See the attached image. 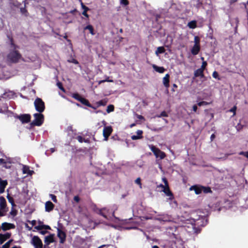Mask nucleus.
I'll list each match as a JSON object with an SVG mask.
<instances>
[{"label":"nucleus","mask_w":248,"mask_h":248,"mask_svg":"<svg viewBox=\"0 0 248 248\" xmlns=\"http://www.w3.org/2000/svg\"><path fill=\"white\" fill-rule=\"evenodd\" d=\"M11 236V233L9 232H6L4 234H0V244H3L7 239L10 238Z\"/></svg>","instance_id":"2eb2a0df"},{"label":"nucleus","mask_w":248,"mask_h":248,"mask_svg":"<svg viewBox=\"0 0 248 248\" xmlns=\"http://www.w3.org/2000/svg\"><path fill=\"white\" fill-rule=\"evenodd\" d=\"M163 181L165 184V187L163 189L162 191L165 193V194L167 196H169L170 199H173V195L169 188L167 180L166 179V178H163Z\"/></svg>","instance_id":"0eeeda50"},{"label":"nucleus","mask_w":248,"mask_h":248,"mask_svg":"<svg viewBox=\"0 0 248 248\" xmlns=\"http://www.w3.org/2000/svg\"><path fill=\"white\" fill-rule=\"evenodd\" d=\"M31 243L35 248H43L42 242L38 236H34L32 237Z\"/></svg>","instance_id":"6e6552de"},{"label":"nucleus","mask_w":248,"mask_h":248,"mask_svg":"<svg viewBox=\"0 0 248 248\" xmlns=\"http://www.w3.org/2000/svg\"><path fill=\"white\" fill-rule=\"evenodd\" d=\"M57 231V235L60 239V243L61 244H63L66 240V233L60 229H58Z\"/></svg>","instance_id":"9b49d317"},{"label":"nucleus","mask_w":248,"mask_h":248,"mask_svg":"<svg viewBox=\"0 0 248 248\" xmlns=\"http://www.w3.org/2000/svg\"><path fill=\"white\" fill-rule=\"evenodd\" d=\"M188 27L190 29H195L197 27V22L195 20H192L188 23Z\"/></svg>","instance_id":"bb28decb"},{"label":"nucleus","mask_w":248,"mask_h":248,"mask_svg":"<svg viewBox=\"0 0 248 248\" xmlns=\"http://www.w3.org/2000/svg\"><path fill=\"white\" fill-rule=\"evenodd\" d=\"M194 43L195 45L200 46V38L198 36H195L194 37Z\"/></svg>","instance_id":"473e14b6"},{"label":"nucleus","mask_w":248,"mask_h":248,"mask_svg":"<svg viewBox=\"0 0 248 248\" xmlns=\"http://www.w3.org/2000/svg\"><path fill=\"white\" fill-rule=\"evenodd\" d=\"M14 95L15 93L13 92L9 91L2 94L1 96V97L5 99H10L14 97Z\"/></svg>","instance_id":"4468645a"},{"label":"nucleus","mask_w":248,"mask_h":248,"mask_svg":"<svg viewBox=\"0 0 248 248\" xmlns=\"http://www.w3.org/2000/svg\"><path fill=\"white\" fill-rule=\"evenodd\" d=\"M67 131L68 132H69L70 131L72 132L73 131V127L72 126H69L67 127Z\"/></svg>","instance_id":"bf43d9fd"},{"label":"nucleus","mask_w":248,"mask_h":248,"mask_svg":"<svg viewBox=\"0 0 248 248\" xmlns=\"http://www.w3.org/2000/svg\"><path fill=\"white\" fill-rule=\"evenodd\" d=\"M77 12V9H74V10H71V11L70 12V13H71V14H74L75 12Z\"/></svg>","instance_id":"774afa93"},{"label":"nucleus","mask_w":248,"mask_h":248,"mask_svg":"<svg viewBox=\"0 0 248 248\" xmlns=\"http://www.w3.org/2000/svg\"><path fill=\"white\" fill-rule=\"evenodd\" d=\"M68 62L70 63H73L76 64H78V62L75 59H72L71 60H68Z\"/></svg>","instance_id":"c03bdc74"},{"label":"nucleus","mask_w":248,"mask_h":248,"mask_svg":"<svg viewBox=\"0 0 248 248\" xmlns=\"http://www.w3.org/2000/svg\"><path fill=\"white\" fill-rule=\"evenodd\" d=\"M76 139H77V140L78 141V142H79L80 143H82L83 142V140H84V138H82V137H81V136H78Z\"/></svg>","instance_id":"3c124183"},{"label":"nucleus","mask_w":248,"mask_h":248,"mask_svg":"<svg viewBox=\"0 0 248 248\" xmlns=\"http://www.w3.org/2000/svg\"><path fill=\"white\" fill-rule=\"evenodd\" d=\"M163 83L164 86L168 89L170 86V75L167 74L163 78Z\"/></svg>","instance_id":"a211bd4d"},{"label":"nucleus","mask_w":248,"mask_h":248,"mask_svg":"<svg viewBox=\"0 0 248 248\" xmlns=\"http://www.w3.org/2000/svg\"><path fill=\"white\" fill-rule=\"evenodd\" d=\"M114 110V106L113 105H109L107 107L106 111H107V113H109L110 112L113 111Z\"/></svg>","instance_id":"2f4dec72"},{"label":"nucleus","mask_w":248,"mask_h":248,"mask_svg":"<svg viewBox=\"0 0 248 248\" xmlns=\"http://www.w3.org/2000/svg\"><path fill=\"white\" fill-rule=\"evenodd\" d=\"M203 220L204 219L202 218H199L197 220H194V223H192L193 228L194 230V232L196 233L200 232L201 231V229L200 227L204 226L203 224Z\"/></svg>","instance_id":"39448f33"},{"label":"nucleus","mask_w":248,"mask_h":248,"mask_svg":"<svg viewBox=\"0 0 248 248\" xmlns=\"http://www.w3.org/2000/svg\"><path fill=\"white\" fill-rule=\"evenodd\" d=\"M74 199L76 202H78L79 201V198L77 196H75Z\"/></svg>","instance_id":"e2e57ef3"},{"label":"nucleus","mask_w":248,"mask_h":248,"mask_svg":"<svg viewBox=\"0 0 248 248\" xmlns=\"http://www.w3.org/2000/svg\"><path fill=\"white\" fill-rule=\"evenodd\" d=\"M25 6H26V5H25ZM20 12L22 14H24L26 16H27L28 15V11L26 9V7H22V8H21L20 9Z\"/></svg>","instance_id":"72a5a7b5"},{"label":"nucleus","mask_w":248,"mask_h":248,"mask_svg":"<svg viewBox=\"0 0 248 248\" xmlns=\"http://www.w3.org/2000/svg\"><path fill=\"white\" fill-rule=\"evenodd\" d=\"M113 131L112 128L111 126H105L103 131V135L104 137V140L107 141L109 136L111 135Z\"/></svg>","instance_id":"9d476101"},{"label":"nucleus","mask_w":248,"mask_h":248,"mask_svg":"<svg viewBox=\"0 0 248 248\" xmlns=\"http://www.w3.org/2000/svg\"><path fill=\"white\" fill-rule=\"evenodd\" d=\"M135 183L139 185H140L141 186V179L140 178H138L136 180H135Z\"/></svg>","instance_id":"5fc2aeb1"},{"label":"nucleus","mask_w":248,"mask_h":248,"mask_svg":"<svg viewBox=\"0 0 248 248\" xmlns=\"http://www.w3.org/2000/svg\"><path fill=\"white\" fill-rule=\"evenodd\" d=\"M13 240H10L2 246V248H9Z\"/></svg>","instance_id":"e433bc0d"},{"label":"nucleus","mask_w":248,"mask_h":248,"mask_svg":"<svg viewBox=\"0 0 248 248\" xmlns=\"http://www.w3.org/2000/svg\"><path fill=\"white\" fill-rule=\"evenodd\" d=\"M107 103V101L105 100H100L99 101L97 102V104L98 105L97 107L101 106H104L106 105Z\"/></svg>","instance_id":"f704fd0d"},{"label":"nucleus","mask_w":248,"mask_h":248,"mask_svg":"<svg viewBox=\"0 0 248 248\" xmlns=\"http://www.w3.org/2000/svg\"><path fill=\"white\" fill-rule=\"evenodd\" d=\"M237 109V107L236 106H234L231 109H230V111L231 112H233V115L236 114V110Z\"/></svg>","instance_id":"a18cd8bd"},{"label":"nucleus","mask_w":248,"mask_h":248,"mask_svg":"<svg viewBox=\"0 0 248 248\" xmlns=\"http://www.w3.org/2000/svg\"><path fill=\"white\" fill-rule=\"evenodd\" d=\"M201 187L202 188V192H203L205 194L212 192V191L211 190V188L209 186H202V187Z\"/></svg>","instance_id":"c85d7f7f"},{"label":"nucleus","mask_w":248,"mask_h":248,"mask_svg":"<svg viewBox=\"0 0 248 248\" xmlns=\"http://www.w3.org/2000/svg\"><path fill=\"white\" fill-rule=\"evenodd\" d=\"M23 173L24 174L27 173L29 175H32V173H33V171L30 170L28 166H24L23 167Z\"/></svg>","instance_id":"b1692460"},{"label":"nucleus","mask_w":248,"mask_h":248,"mask_svg":"<svg viewBox=\"0 0 248 248\" xmlns=\"http://www.w3.org/2000/svg\"><path fill=\"white\" fill-rule=\"evenodd\" d=\"M240 155H243L248 158V151L247 152H240L239 153Z\"/></svg>","instance_id":"8fccbe9b"},{"label":"nucleus","mask_w":248,"mask_h":248,"mask_svg":"<svg viewBox=\"0 0 248 248\" xmlns=\"http://www.w3.org/2000/svg\"><path fill=\"white\" fill-rule=\"evenodd\" d=\"M45 243L48 245L50 243L54 242V234H51L49 235H48L45 237Z\"/></svg>","instance_id":"412c9836"},{"label":"nucleus","mask_w":248,"mask_h":248,"mask_svg":"<svg viewBox=\"0 0 248 248\" xmlns=\"http://www.w3.org/2000/svg\"><path fill=\"white\" fill-rule=\"evenodd\" d=\"M121 2L125 6L129 4V1L128 0H121Z\"/></svg>","instance_id":"864d4df0"},{"label":"nucleus","mask_w":248,"mask_h":248,"mask_svg":"<svg viewBox=\"0 0 248 248\" xmlns=\"http://www.w3.org/2000/svg\"><path fill=\"white\" fill-rule=\"evenodd\" d=\"M34 229H35L37 230H42L43 229L50 230L51 228L48 225H38V226H35Z\"/></svg>","instance_id":"393cba45"},{"label":"nucleus","mask_w":248,"mask_h":248,"mask_svg":"<svg viewBox=\"0 0 248 248\" xmlns=\"http://www.w3.org/2000/svg\"><path fill=\"white\" fill-rule=\"evenodd\" d=\"M54 208V204L50 201H47L45 204V210L46 212H49L53 210Z\"/></svg>","instance_id":"dca6fc26"},{"label":"nucleus","mask_w":248,"mask_h":248,"mask_svg":"<svg viewBox=\"0 0 248 248\" xmlns=\"http://www.w3.org/2000/svg\"><path fill=\"white\" fill-rule=\"evenodd\" d=\"M136 116L137 118L138 119H139V120H142L143 121H145V119L143 116H142L141 115L138 114H136Z\"/></svg>","instance_id":"49530a36"},{"label":"nucleus","mask_w":248,"mask_h":248,"mask_svg":"<svg viewBox=\"0 0 248 248\" xmlns=\"http://www.w3.org/2000/svg\"><path fill=\"white\" fill-rule=\"evenodd\" d=\"M158 219L160 221H170V218L168 217V216H166V217H159Z\"/></svg>","instance_id":"c9c22d12"},{"label":"nucleus","mask_w":248,"mask_h":248,"mask_svg":"<svg viewBox=\"0 0 248 248\" xmlns=\"http://www.w3.org/2000/svg\"><path fill=\"white\" fill-rule=\"evenodd\" d=\"M99 214L102 216L104 217L105 218H107V216L105 215L102 211L101 210H100Z\"/></svg>","instance_id":"680f3d73"},{"label":"nucleus","mask_w":248,"mask_h":248,"mask_svg":"<svg viewBox=\"0 0 248 248\" xmlns=\"http://www.w3.org/2000/svg\"><path fill=\"white\" fill-rule=\"evenodd\" d=\"M137 135H133L131 136V139L132 140H137L141 139L143 138L142 134L143 131L141 130H138L136 132Z\"/></svg>","instance_id":"6ab92c4d"},{"label":"nucleus","mask_w":248,"mask_h":248,"mask_svg":"<svg viewBox=\"0 0 248 248\" xmlns=\"http://www.w3.org/2000/svg\"><path fill=\"white\" fill-rule=\"evenodd\" d=\"M40 233L43 235H45V234L48 232L46 230L43 231L42 230H40Z\"/></svg>","instance_id":"13d9d810"},{"label":"nucleus","mask_w":248,"mask_h":248,"mask_svg":"<svg viewBox=\"0 0 248 248\" xmlns=\"http://www.w3.org/2000/svg\"><path fill=\"white\" fill-rule=\"evenodd\" d=\"M31 223L32 226H34L36 224V220H33L31 221Z\"/></svg>","instance_id":"338daca9"},{"label":"nucleus","mask_w":248,"mask_h":248,"mask_svg":"<svg viewBox=\"0 0 248 248\" xmlns=\"http://www.w3.org/2000/svg\"><path fill=\"white\" fill-rule=\"evenodd\" d=\"M213 77L217 79L218 80L220 79V78L219 77V75L217 72L215 71L212 74Z\"/></svg>","instance_id":"79ce46f5"},{"label":"nucleus","mask_w":248,"mask_h":248,"mask_svg":"<svg viewBox=\"0 0 248 248\" xmlns=\"http://www.w3.org/2000/svg\"><path fill=\"white\" fill-rule=\"evenodd\" d=\"M84 30H88L90 33L92 35H94V29L92 25H88L84 28Z\"/></svg>","instance_id":"cd10ccee"},{"label":"nucleus","mask_w":248,"mask_h":248,"mask_svg":"<svg viewBox=\"0 0 248 248\" xmlns=\"http://www.w3.org/2000/svg\"><path fill=\"white\" fill-rule=\"evenodd\" d=\"M215 138V135L214 134H212L211 136V137H210L211 140L213 141Z\"/></svg>","instance_id":"69168bd1"},{"label":"nucleus","mask_w":248,"mask_h":248,"mask_svg":"<svg viewBox=\"0 0 248 248\" xmlns=\"http://www.w3.org/2000/svg\"><path fill=\"white\" fill-rule=\"evenodd\" d=\"M57 85L58 86V87L60 89H61L62 91H64V88L62 86V83L61 82H58L57 83Z\"/></svg>","instance_id":"603ef678"},{"label":"nucleus","mask_w":248,"mask_h":248,"mask_svg":"<svg viewBox=\"0 0 248 248\" xmlns=\"http://www.w3.org/2000/svg\"><path fill=\"white\" fill-rule=\"evenodd\" d=\"M10 45L11 46L14 48V50H16L17 47V46L14 43V40L12 38L10 39Z\"/></svg>","instance_id":"ea45409f"},{"label":"nucleus","mask_w":248,"mask_h":248,"mask_svg":"<svg viewBox=\"0 0 248 248\" xmlns=\"http://www.w3.org/2000/svg\"><path fill=\"white\" fill-rule=\"evenodd\" d=\"M200 49H201L200 46L194 45L191 49V52L192 55H196L199 53V52L200 51Z\"/></svg>","instance_id":"aec40b11"},{"label":"nucleus","mask_w":248,"mask_h":248,"mask_svg":"<svg viewBox=\"0 0 248 248\" xmlns=\"http://www.w3.org/2000/svg\"><path fill=\"white\" fill-rule=\"evenodd\" d=\"M154 69L159 73H163L165 71V68L163 67H159L155 65H153Z\"/></svg>","instance_id":"a878e982"},{"label":"nucleus","mask_w":248,"mask_h":248,"mask_svg":"<svg viewBox=\"0 0 248 248\" xmlns=\"http://www.w3.org/2000/svg\"><path fill=\"white\" fill-rule=\"evenodd\" d=\"M7 198L8 199V202L11 204L13 207L16 206L14 200L12 197H11L8 194L7 196Z\"/></svg>","instance_id":"7c9ffc66"},{"label":"nucleus","mask_w":248,"mask_h":248,"mask_svg":"<svg viewBox=\"0 0 248 248\" xmlns=\"http://www.w3.org/2000/svg\"><path fill=\"white\" fill-rule=\"evenodd\" d=\"M165 49L163 46L158 47L156 50L155 51V54L158 55V54H162L164 53Z\"/></svg>","instance_id":"c756f323"},{"label":"nucleus","mask_w":248,"mask_h":248,"mask_svg":"<svg viewBox=\"0 0 248 248\" xmlns=\"http://www.w3.org/2000/svg\"><path fill=\"white\" fill-rule=\"evenodd\" d=\"M10 214L13 216H15L17 214V211L16 210H12L11 211Z\"/></svg>","instance_id":"6e6d98bb"},{"label":"nucleus","mask_w":248,"mask_h":248,"mask_svg":"<svg viewBox=\"0 0 248 248\" xmlns=\"http://www.w3.org/2000/svg\"><path fill=\"white\" fill-rule=\"evenodd\" d=\"M87 11H86V10H83V12H82V15L85 16V17L88 18L89 17V15L88 14H87Z\"/></svg>","instance_id":"4d7b16f0"},{"label":"nucleus","mask_w":248,"mask_h":248,"mask_svg":"<svg viewBox=\"0 0 248 248\" xmlns=\"http://www.w3.org/2000/svg\"><path fill=\"white\" fill-rule=\"evenodd\" d=\"M210 103H209V102H207L206 101H202L199 102L197 104V105H198L200 107V106H203V105H207L210 104Z\"/></svg>","instance_id":"a19ab883"},{"label":"nucleus","mask_w":248,"mask_h":248,"mask_svg":"<svg viewBox=\"0 0 248 248\" xmlns=\"http://www.w3.org/2000/svg\"><path fill=\"white\" fill-rule=\"evenodd\" d=\"M16 118L19 119L22 124H27L31 121V116L29 114H23L17 115Z\"/></svg>","instance_id":"1a4fd4ad"},{"label":"nucleus","mask_w":248,"mask_h":248,"mask_svg":"<svg viewBox=\"0 0 248 248\" xmlns=\"http://www.w3.org/2000/svg\"><path fill=\"white\" fill-rule=\"evenodd\" d=\"M177 87H178V86H177V85L176 84H173V89H172V90H171L172 92H175V90H174V89H175V88H177Z\"/></svg>","instance_id":"0e129e2a"},{"label":"nucleus","mask_w":248,"mask_h":248,"mask_svg":"<svg viewBox=\"0 0 248 248\" xmlns=\"http://www.w3.org/2000/svg\"><path fill=\"white\" fill-rule=\"evenodd\" d=\"M50 197L51 198V199L54 202H57V198H56V196L54 195V194H50Z\"/></svg>","instance_id":"de8ad7c7"},{"label":"nucleus","mask_w":248,"mask_h":248,"mask_svg":"<svg viewBox=\"0 0 248 248\" xmlns=\"http://www.w3.org/2000/svg\"><path fill=\"white\" fill-rule=\"evenodd\" d=\"M35 108L39 113H42L45 109V102L39 97H37L34 102Z\"/></svg>","instance_id":"20e7f679"},{"label":"nucleus","mask_w":248,"mask_h":248,"mask_svg":"<svg viewBox=\"0 0 248 248\" xmlns=\"http://www.w3.org/2000/svg\"><path fill=\"white\" fill-rule=\"evenodd\" d=\"M8 60L12 63H16L18 62L19 60L25 61L24 59L22 58L21 54L18 50H13L10 51L7 55Z\"/></svg>","instance_id":"f257e3e1"},{"label":"nucleus","mask_w":248,"mask_h":248,"mask_svg":"<svg viewBox=\"0 0 248 248\" xmlns=\"http://www.w3.org/2000/svg\"><path fill=\"white\" fill-rule=\"evenodd\" d=\"M192 108H193V110L194 111V112H196L197 110V109H198V107H197V106L196 105H194L193 106V107H192Z\"/></svg>","instance_id":"052dcab7"},{"label":"nucleus","mask_w":248,"mask_h":248,"mask_svg":"<svg viewBox=\"0 0 248 248\" xmlns=\"http://www.w3.org/2000/svg\"><path fill=\"white\" fill-rule=\"evenodd\" d=\"M105 82H113V80H111V79H109V78L108 77L107 79H105V80H102L100 81H99V83H104Z\"/></svg>","instance_id":"09e8293b"},{"label":"nucleus","mask_w":248,"mask_h":248,"mask_svg":"<svg viewBox=\"0 0 248 248\" xmlns=\"http://www.w3.org/2000/svg\"><path fill=\"white\" fill-rule=\"evenodd\" d=\"M194 77H200L202 78H203L204 77V75L203 74V71H202L200 68H199L195 71L194 72Z\"/></svg>","instance_id":"4be33fe9"},{"label":"nucleus","mask_w":248,"mask_h":248,"mask_svg":"<svg viewBox=\"0 0 248 248\" xmlns=\"http://www.w3.org/2000/svg\"><path fill=\"white\" fill-rule=\"evenodd\" d=\"M72 97L75 99L76 100L79 101L81 104L84 105L88 107L93 108L94 109L96 108V107L93 106L89 101L86 99V98L82 97L78 93H74L72 94Z\"/></svg>","instance_id":"7ed1b4c3"},{"label":"nucleus","mask_w":248,"mask_h":248,"mask_svg":"<svg viewBox=\"0 0 248 248\" xmlns=\"http://www.w3.org/2000/svg\"><path fill=\"white\" fill-rule=\"evenodd\" d=\"M34 120L31 123V127L41 126L44 122V115L42 113H36L33 114Z\"/></svg>","instance_id":"f03ea898"},{"label":"nucleus","mask_w":248,"mask_h":248,"mask_svg":"<svg viewBox=\"0 0 248 248\" xmlns=\"http://www.w3.org/2000/svg\"><path fill=\"white\" fill-rule=\"evenodd\" d=\"M201 187H202V186H200V185L192 186L190 187V190H194L195 191V193L197 195H198V194L202 193V188Z\"/></svg>","instance_id":"ddd939ff"},{"label":"nucleus","mask_w":248,"mask_h":248,"mask_svg":"<svg viewBox=\"0 0 248 248\" xmlns=\"http://www.w3.org/2000/svg\"><path fill=\"white\" fill-rule=\"evenodd\" d=\"M151 151L156 158H160V159H163L166 157L165 153L155 146H153L151 147Z\"/></svg>","instance_id":"423d86ee"},{"label":"nucleus","mask_w":248,"mask_h":248,"mask_svg":"<svg viewBox=\"0 0 248 248\" xmlns=\"http://www.w3.org/2000/svg\"><path fill=\"white\" fill-rule=\"evenodd\" d=\"M207 65V62L206 61H203V62H202V66H201V68H200L204 71V70H205Z\"/></svg>","instance_id":"4c0bfd02"},{"label":"nucleus","mask_w":248,"mask_h":248,"mask_svg":"<svg viewBox=\"0 0 248 248\" xmlns=\"http://www.w3.org/2000/svg\"><path fill=\"white\" fill-rule=\"evenodd\" d=\"M6 206V201L5 198L1 196L0 197V207L1 209H4Z\"/></svg>","instance_id":"5701e85b"},{"label":"nucleus","mask_w":248,"mask_h":248,"mask_svg":"<svg viewBox=\"0 0 248 248\" xmlns=\"http://www.w3.org/2000/svg\"><path fill=\"white\" fill-rule=\"evenodd\" d=\"M15 228V225L12 223L4 222L1 224V229L4 231L10 230L11 229H14Z\"/></svg>","instance_id":"f8f14e48"},{"label":"nucleus","mask_w":248,"mask_h":248,"mask_svg":"<svg viewBox=\"0 0 248 248\" xmlns=\"http://www.w3.org/2000/svg\"><path fill=\"white\" fill-rule=\"evenodd\" d=\"M168 115L165 111H162L159 115L157 116V117H159V118L161 117H168Z\"/></svg>","instance_id":"58836bf2"},{"label":"nucleus","mask_w":248,"mask_h":248,"mask_svg":"<svg viewBox=\"0 0 248 248\" xmlns=\"http://www.w3.org/2000/svg\"><path fill=\"white\" fill-rule=\"evenodd\" d=\"M79 1L81 3V7L82 8V9L84 10H86V11H88L89 10V8L86 6L83 3V2H82V0H79Z\"/></svg>","instance_id":"37998d69"},{"label":"nucleus","mask_w":248,"mask_h":248,"mask_svg":"<svg viewBox=\"0 0 248 248\" xmlns=\"http://www.w3.org/2000/svg\"><path fill=\"white\" fill-rule=\"evenodd\" d=\"M8 183L6 180H2L0 178V193L1 194L4 192L5 188L7 185Z\"/></svg>","instance_id":"f3484780"}]
</instances>
